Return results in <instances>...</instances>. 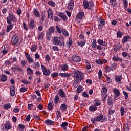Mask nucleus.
I'll return each instance as SVG.
<instances>
[{
	"mask_svg": "<svg viewBox=\"0 0 131 131\" xmlns=\"http://www.w3.org/2000/svg\"><path fill=\"white\" fill-rule=\"evenodd\" d=\"M72 74L73 75V77L76 78L77 81H81L83 80L85 74L84 73L81 71L75 70L73 71Z\"/></svg>",
	"mask_w": 131,
	"mask_h": 131,
	"instance_id": "f257e3e1",
	"label": "nucleus"
},
{
	"mask_svg": "<svg viewBox=\"0 0 131 131\" xmlns=\"http://www.w3.org/2000/svg\"><path fill=\"white\" fill-rule=\"evenodd\" d=\"M52 43L55 46H61V47H63L65 43L60 37L55 36L52 38Z\"/></svg>",
	"mask_w": 131,
	"mask_h": 131,
	"instance_id": "f03ea898",
	"label": "nucleus"
},
{
	"mask_svg": "<svg viewBox=\"0 0 131 131\" xmlns=\"http://www.w3.org/2000/svg\"><path fill=\"white\" fill-rule=\"evenodd\" d=\"M83 6L85 10H91L94 6V2L93 1H89L84 0L83 2Z\"/></svg>",
	"mask_w": 131,
	"mask_h": 131,
	"instance_id": "7ed1b4c3",
	"label": "nucleus"
},
{
	"mask_svg": "<svg viewBox=\"0 0 131 131\" xmlns=\"http://www.w3.org/2000/svg\"><path fill=\"white\" fill-rule=\"evenodd\" d=\"M16 21H17L16 16L12 13L9 14L7 18V23L8 24H12V22H16Z\"/></svg>",
	"mask_w": 131,
	"mask_h": 131,
	"instance_id": "20e7f679",
	"label": "nucleus"
},
{
	"mask_svg": "<svg viewBox=\"0 0 131 131\" xmlns=\"http://www.w3.org/2000/svg\"><path fill=\"white\" fill-rule=\"evenodd\" d=\"M98 106H101V102L94 103L93 105L89 107V111H91V112H95V111L98 110Z\"/></svg>",
	"mask_w": 131,
	"mask_h": 131,
	"instance_id": "39448f33",
	"label": "nucleus"
},
{
	"mask_svg": "<svg viewBox=\"0 0 131 131\" xmlns=\"http://www.w3.org/2000/svg\"><path fill=\"white\" fill-rule=\"evenodd\" d=\"M41 66L42 72L43 73V75H45V76H49L51 74V70L49 69H47V68L43 65H41Z\"/></svg>",
	"mask_w": 131,
	"mask_h": 131,
	"instance_id": "423d86ee",
	"label": "nucleus"
},
{
	"mask_svg": "<svg viewBox=\"0 0 131 131\" xmlns=\"http://www.w3.org/2000/svg\"><path fill=\"white\" fill-rule=\"evenodd\" d=\"M18 42H19V37L16 35H13L12 38V44L13 46H17Z\"/></svg>",
	"mask_w": 131,
	"mask_h": 131,
	"instance_id": "0eeeda50",
	"label": "nucleus"
},
{
	"mask_svg": "<svg viewBox=\"0 0 131 131\" xmlns=\"http://www.w3.org/2000/svg\"><path fill=\"white\" fill-rule=\"evenodd\" d=\"M97 118V121L100 122H104V121H107V118L104 117L103 115H98L96 116Z\"/></svg>",
	"mask_w": 131,
	"mask_h": 131,
	"instance_id": "6e6552de",
	"label": "nucleus"
},
{
	"mask_svg": "<svg viewBox=\"0 0 131 131\" xmlns=\"http://www.w3.org/2000/svg\"><path fill=\"white\" fill-rule=\"evenodd\" d=\"M112 60L113 61H115V62H122V61H123V60L122 59V58L118 56V55H114L113 57H112Z\"/></svg>",
	"mask_w": 131,
	"mask_h": 131,
	"instance_id": "1a4fd4ad",
	"label": "nucleus"
},
{
	"mask_svg": "<svg viewBox=\"0 0 131 131\" xmlns=\"http://www.w3.org/2000/svg\"><path fill=\"white\" fill-rule=\"evenodd\" d=\"M59 68H60L62 71L65 72V71H67V70H68V68H69V67L68 66V64L64 63L63 64L60 65L59 66Z\"/></svg>",
	"mask_w": 131,
	"mask_h": 131,
	"instance_id": "9d476101",
	"label": "nucleus"
},
{
	"mask_svg": "<svg viewBox=\"0 0 131 131\" xmlns=\"http://www.w3.org/2000/svg\"><path fill=\"white\" fill-rule=\"evenodd\" d=\"M102 89H101V95L106 94L107 92H108V89H107V86L106 85L102 84Z\"/></svg>",
	"mask_w": 131,
	"mask_h": 131,
	"instance_id": "9b49d317",
	"label": "nucleus"
},
{
	"mask_svg": "<svg viewBox=\"0 0 131 131\" xmlns=\"http://www.w3.org/2000/svg\"><path fill=\"white\" fill-rule=\"evenodd\" d=\"M58 16L62 19L63 21H67L68 18L66 14L63 12H60L58 14Z\"/></svg>",
	"mask_w": 131,
	"mask_h": 131,
	"instance_id": "f8f14e48",
	"label": "nucleus"
},
{
	"mask_svg": "<svg viewBox=\"0 0 131 131\" xmlns=\"http://www.w3.org/2000/svg\"><path fill=\"white\" fill-rule=\"evenodd\" d=\"M97 43L98 45H100V46H102V47H107V46H108V44H107V42H106V41L101 39H99L97 40Z\"/></svg>",
	"mask_w": 131,
	"mask_h": 131,
	"instance_id": "ddd939ff",
	"label": "nucleus"
},
{
	"mask_svg": "<svg viewBox=\"0 0 131 131\" xmlns=\"http://www.w3.org/2000/svg\"><path fill=\"white\" fill-rule=\"evenodd\" d=\"M72 60L76 63H79L81 61V58L77 55H75L72 57Z\"/></svg>",
	"mask_w": 131,
	"mask_h": 131,
	"instance_id": "4468645a",
	"label": "nucleus"
},
{
	"mask_svg": "<svg viewBox=\"0 0 131 131\" xmlns=\"http://www.w3.org/2000/svg\"><path fill=\"white\" fill-rule=\"evenodd\" d=\"M72 74L71 73H59V76H61V77H63L64 78H68L69 77H70L71 76Z\"/></svg>",
	"mask_w": 131,
	"mask_h": 131,
	"instance_id": "2eb2a0df",
	"label": "nucleus"
},
{
	"mask_svg": "<svg viewBox=\"0 0 131 131\" xmlns=\"http://www.w3.org/2000/svg\"><path fill=\"white\" fill-rule=\"evenodd\" d=\"M5 128L7 130H9L10 129H12V123L10 122H6L4 124Z\"/></svg>",
	"mask_w": 131,
	"mask_h": 131,
	"instance_id": "dca6fc26",
	"label": "nucleus"
},
{
	"mask_svg": "<svg viewBox=\"0 0 131 131\" xmlns=\"http://www.w3.org/2000/svg\"><path fill=\"white\" fill-rule=\"evenodd\" d=\"M100 23L98 25V29H100L102 30V28L104 27V25H105V19H100L99 20Z\"/></svg>",
	"mask_w": 131,
	"mask_h": 131,
	"instance_id": "f3484780",
	"label": "nucleus"
},
{
	"mask_svg": "<svg viewBox=\"0 0 131 131\" xmlns=\"http://www.w3.org/2000/svg\"><path fill=\"white\" fill-rule=\"evenodd\" d=\"M58 95H59L61 98H66V94L64 92V90H63V89H59Z\"/></svg>",
	"mask_w": 131,
	"mask_h": 131,
	"instance_id": "a211bd4d",
	"label": "nucleus"
},
{
	"mask_svg": "<svg viewBox=\"0 0 131 131\" xmlns=\"http://www.w3.org/2000/svg\"><path fill=\"white\" fill-rule=\"evenodd\" d=\"M10 91L11 96H12V97H14V96H15V94H16V89L15 88V86H11Z\"/></svg>",
	"mask_w": 131,
	"mask_h": 131,
	"instance_id": "6ab92c4d",
	"label": "nucleus"
},
{
	"mask_svg": "<svg viewBox=\"0 0 131 131\" xmlns=\"http://www.w3.org/2000/svg\"><path fill=\"white\" fill-rule=\"evenodd\" d=\"M74 7V1L73 0H71L68 5V9L70 10H72L73 9V7Z\"/></svg>",
	"mask_w": 131,
	"mask_h": 131,
	"instance_id": "aec40b11",
	"label": "nucleus"
},
{
	"mask_svg": "<svg viewBox=\"0 0 131 131\" xmlns=\"http://www.w3.org/2000/svg\"><path fill=\"white\" fill-rule=\"evenodd\" d=\"M25 55L26 56V58H27L28 61L29 63H33V59L30 57V55L28 54V53H25Z\"/></svg>",
	"mask_w": 131,
	"mask_h": 131,
	"instance_id": "412c9836",
	"label": "nucleus"
},
{
	"mask_svg": "<svg viewBox=\"0 0 131 131\" xmlns=\"http://www.w3.org/2000/svg\"><path fill=\"white\" fill-rule=\"evenodd\" d=\"M131 37H130L129 35H126L123 37L122 40V43H126L129 39H130Z\"/></svg>",
	"mask_w": 131,
	"mask_h": 131,
	"instance_id": "4be33fe9",
	"label": "nucleus"
},
{
	"mask_svg": "<svg viewBox=\"0 0 131 131\" xmlns=\"http://www.w3.org/2000/svg\"><path fill=\"white\" fill-rule=\"evenodd\" d=\"M48 15L49 19H53V17L54 14H53V11L51 9H49L47 10Z\"/></svg>",
	"mask_w": 131,
	"mask_h": 131,
	"instance_id": "5701e85b",
	"label": "nucleus"
},
{
	"mask_svg": "<svg viewBox=\"0 0 131 131\" xmlns=\"http://www.w3.org/2000/svg\"><path fill=\"white\" fill-rule=\"evenodd\" d=\"M33 14L35 17H36V18H40V13H39V11L35 8L33 9Z\"/></svg>",
	"mask_w": 131,
	"mask_h": 131,
	"instance_id": "b1692460",
	"label": "nucleus"
},
{
	"mask_svg": "<svg viewBox=\"0 0 131 131\" xmlns=\"http://www.w3.org/2000/svg\"><path fill=\"white\" fill-rule=\"evenodd\" d=\"M113 90L115 97H119L120 96V91H119V90L116 88H113Z\"/></svg>",
	"mask_w": 131,
	"mask_h": 131,
	"instance_id": "393cba45",
	"label": "nucleus"
},
{
	"mask_svg": "<svg viewBox=\"0 0 131 131\" xmlns=\"http://www.w3.org/2000/svg\"><path fill=\"white\" fill-rule=\"evenodd\" d=\"M45 123L47 124V125H54L55 122L54 121H52L50 119H47L45 121Z\"/></svg>",
	"mask_w": 131,
	"mask_h": 131,
	"instance_id": "a878e982",
	"label": "nucleus"
},
{
	"mask_svg": "<svg viewBox=\"0 0 131 131\" xmlns=\"http://www.w3.org/2000/svg\"><path fill=\"white\" fill-rule=\"evenodd\" d=\"M68 122H62L61 125V127L64 129V130H67V126H68Z\"/></svg>",
	"mask_w": 131,
	"mask_h": 131,
	"instance_id": "bb28decb",
	"label": "nucleus"
},
{
	"mask_svg": "<svg viewBox=\"0 0 131 131\" xmlns=\"http://www.w3.org/2000/svg\"><path fill=\"white\" fill-rule=\"evenodd\" d=\"M91 47L93 50H95V49L97 48V40H96V39L93 40V41L91 43Z\"/></svg>",
	"mask_w": 131,
	"mask_h": 131,
	"instance_id": "cd10ccee",
	"label": "nucleus"
},
{
	"mask_svg": "<svg viewBox=\"0 0 131 131\" xmlns=\"http://www.w3.org/2000/svg\"><path fill=\"white\" fill-rule=\"evenodd\" d=\"M67 105L65 104H62L60 105V110H61V111H63L64 112L66 110H67Z\"/></svg>",
	"mask_w": 131,
	"mask_h": 131,
	"instance_id": "c85d7f7f",
	"label": "nucleus"
},
{
	"mask_svg": "<svg viewBox=\"0 0 131 131\" xmlns=\"http://www.w3.org/2000/svg\"><path fill=\"white\" fill-rule=\"evenodd\" d=\"M11 70H12V71H16L17 70H19V71H21V72L23 71V70H22L21 67L19 66H16V67H12L11 68Z\"/></svg>",
	"mask_w": 131,
	"mask_h": 131,
	"instance_id": "c756f323",
	"label": "nucleus"
},
{
	"mask_svg": "<svg viewBox=\"0 0 131 131\" xmlns=\"http://www.w3.org/2000/svg\"><path fill=\"white\" fill-rule=\"evenodd\" d=\"M85 43H86V41H80L77 42L78 46L79 47H81L82 48L85 46Z\"/></svg>",
	"mask_w": 131,
	"mask_h": 131,
	"instance_id": "7c9ffc66",
	"label": "nucleus"
},
{
	"mask_svg": "<svg viewBox=\"0 0 131 131\" xmlns=\"http://www.w3.org/2000/svg\"><path fill=\"white\" fill-rule=\"evenodd\" d=\"M10 25H8L7 27V32H10L11 30L13 29V27H14V25H12L11 24H9Z\"/></svg>",
	"mask_w": 131,
	"mask_h": 131,
	"instance_id": "2f4dec72",
	"label": "nucleus"
},
{
	"mask_svg": "<svg viewBox=\"0 0 131 131\" xmlns=\"http://www.w3.org/2000/svg\"><path fill=\"white\" fill-rule=\"evenodd\" d=\"M121 79H122V77L121 76H115V80H116V82H120L121 81Z\"/></svg>",
	"mask_w": 131,
	"mask_h": 131,
	"instance_id": "473e14b6",
	"label": "nucleus"
},
{
	"mask_svg": "<svg viewBox=\"0 0 131 131\" xmlns=\"http://www.w3.org/2000/svg\"><path fill=\"white\" fill-rule=\"evenodd\" d=\"M44 35L45 34H43L42 32L39 33L37 37L38 40H42V39H43Z\"/></svg>",
	"mask_w": 131,
	"mask_h": 131,
	"instance_id": "72a5a7b5",
	"label": "nucleus"
},
{
	"mask_svg": "<svg viewBox=\"0 0 131 131\" xmlns=\"http://www.w3.org/2000/svg\"><path fill=\"white\" fill-rule=\"evenodd\" d=\"M84 16V13L83 12H80L78 13L76 19H81L82 17Z\"/></svg>",
	"mask_w": 131,
	"mask_h": 131,
	"instance_id": "f704fd0d",
	"label": "nucleus"
},
{
	"mask_svg": "<svg viewBox=\"0 0 131 131\" xmlns=\"http://www.w3.org/2000/svg\"><path fill=\"white\" fill-rule=\"evenodd\" d=\"M27 73L29 75H32V74H33V70H32V69H31V68L28 67L27 69Z\"/></svg>",
	"mask_w": 131,
	"mask_h": 131,
	"instance_id": "c9c22d12",
	"label": "nucleus"
},
{
	"mask_svg": "<svg viewBox=\"0 0 131 131\" xmlns=\"http://www.w3.org/2000/svg\"><path fill=\"white\" fill-rule=\"evenodd\" d=\"M85 63L86 64V69L88 70H90V69H91V62H89V61L88 60H85Z\"/></svg>",
	"mask_w": 131,
	"mask_h": 131,
	"instance_id": "e433bc0d",
	"label": "nucleus"
},
{
	"mask_svg": "<svg viewBox=\"0 0 131 131\" xmlns=\"http://www.w3.org/2000/svg\"><path fill=\"white\" fill-rule=\"evenodd\" d=\"M11 107V103H8L3 105V108L6 110L10 109Z\"/></svg>",
	"mask_w": 131,
	"mask_h": 131,
	"instance_id": "4c0bfd02",
	"label": "nucleus"
},
{
	"mask_svg": "<svg viewBox=\"0 0 131 131\" xmlns=\"http://www.w3.org/2000/svg\"><path fill=\"white\" fill-rule=\"evenodd\" d=\"M62 33L64 35V36H69V33L68 32V31H67V30H66V29L62 28Z\"/></svg>",
	"mask_w": 131,
	"mask_h": 131,
	"instance_id": "58836bf2",
	"label": "nucleus"
},
{
	"mask_svg": "<svg viewBox=\"0 0 131 131\" xmlns=\"http://www.w3.org/2000/svg\"><path fill=\"white\" fill-rule=\"evenodd\" d=\"M59 100H60V97L58 95H56L54 98V103L55 104H58Z\"/></svg>",
	"mask_w": 131,
	"mask_h": 131,
	"instance_id": "ea45409f",
	"label": "nucleus"
},
{
	"mask_svg": "<svg viewBox=\"0 0 131 131\" xmlns=\"http://www.w3.org/2000/svg\"><path fill=\"white\" fill-rule=\"evenodd\" d=\"M37 50V46L35 45H33L31 48V52H35Z\"/></svg>",
	"mask_w": 131,
	"mask_h": 131,
	"instance_id": "a19ab883",
	"label": "nucleus"
},
{
	"mask_svg": "<svg viewBox=\"0 0 131 131\" xmlns=\"http://www.w3.org/2000/svg\"><path fill=\"white\" fill-rule=\"evenodd\" d=\"M48 4L49 5V6H51V7H56V3H55L53 1H50L48 2Z\"/></svg>",
	"mask_w": 131,
	"mask_h": 131,
	"instance_id": "79ce46f5",
	"label": "nucleus"
},
{
	"mask_svg": "<svg viewBox=\"0 0 131 131\" xmlns=\"http://www.w3.org/2000/svg\"><path fill=\"white\" fill-rule=\"evenodd\" d=\"M51 77H53V78H56V77H58V76H59V73L54 72L51 74Z\"/></svg>",
	"mask_w": 131,
	"mask_h": 131,
	"instance_id": "37998d69",
	"label": "nucleus"
},
{
	"mask_svg": "<svg viewBox=\"0 0 131 131\" xmlns=\"http://www.w3.org/2000/svg\"><path fill=\"white\" fill-rule=\"evenodd\" d=\"M34 67L35 68V69H37L38 68H39L40 67V64H39V62H34Z\"/></svg>",
	"mask_w": 131,
	"mask_h": 131,
	"instance_id": "c03bdc74",
	"label": "nucleus"
},
{
	"mask_svg": "<svg viewBox=\"0 0 131 131\" xmlns=\"http://www.w3.org/2000/svg\"><path fill=\"white\" fill-rule=\"evenodd\" d=\"M1 81L3 82H5V81H7V76L5 75H2L1 79Z\"/></svg>",
	"mask_w": 131,
	"mask_h": 131,
	"instance_id": "a18cd8bd",
	"label": "nucleus"
},
{
	"mask_svg": "<svg viewBox=\"0 0 131 131\" xmlns=\"http://www.w3.org/2000/svg\"><path fill=\"white\" fill-rule=\"evenodd\" d=\"M123 3V6L125 9H126L127 8V6L128 5V2H127V0H122Z\"/></svg>",
	"mask_w": 131,
	"mask_h": 131,
	"instance_id": "49530a36",
	"label": "nucleus"
},
{
	"mask_svg": "<svg viewBox=\"0 0 131 131\" xmlns=\"http://www.w3.org/2000/svg\"><path fill=\"white\" fill-rule=\"evenodd\" d=\"M54 105V103L53 102H50L48 104V109H49V110H52V109H53V106Z\"/></svg>",
	"mask_w": 131,
	"mask_h": 131,
	"instance_id": "de8ad7c7",
	"label": "nucleus"
},
{
	"mask_svg": "<svg viewBox=\"0 0 131 131\" xmlns=\"http://www.w3.org/2000/svg\"><path fill=\"white\" fill-rule=\"evenodd\" d=\"M29 26L30 28L33 29V27H34V21L33 20L31 21L29 24Z\"/></svg>",
	"mask_w": 131,
	"mask_h": 131,
	"instance_id": "09e8293b",
	"label": "nucleus"
},
{
	"mask_svg": "<svg viewBox=\"0 0 131 131\" xmlns=\"http://www.w3.org/2000/svg\"><path fill=\"white\" fill-rule=\"evenodd\" d=\"M17 128L18 129H20V130H23V129H24V128H25V126L24 125L19 124L17 126Z\"/></svg>",
	"mask_w": 131,
	"mask_h": 131,
	"instance_id": "8fccbe9b",
	"label": "nucleus"
},
{
	"mask_svg": "<svg viewBox=\"0 0 131 131\" xmlns=\"http://www.w3.org/2000/svg\"><path fill=\"white\" fill-rule=\"evenodd\" d=\"M91 120V122H92V123H94V124H95V123H96V122H98L97 117L94 118H92Z\"/></svg>",
	"mask_w": 131,
	"mask_h": 131,
	"instance_id": "3c124183",
	"label": "nucleus"
},
{
	"mask_svg": "<svg viewBox=\"0 0 131 131\" xmlns=\"http://www.w3.org/2000/svg\"><path fill=\"white\" fill-rule=\"evenodd\" d=\"M46 37L48 40L49 41L51 40V38H52V34H51V33L50 32L47 33L46 35Z\"/></svg>",
	"mask_w": 131,
	"mask_h": 131,
	"instance_id": "603ef678",
	"label": "nucleus"
},
{
	"mask_svg": "<svg viewBox=\"0 0 131 131\" xmlns=\"http://www.w3.org/2000/svg\"><path fill=\"white\" fill-rule=\"evenodd\" d=\"M122 35H123V33L120 31H118L117 32V36L119 37V38H121L122 37Z\"/></svg>",
	"mask_w": 131,
	"mask_h": 131,
	"instance_id": "864d4df0",
	"label": "nucleus"
},
{
	"mask_svg": "<svg viewBox=\"0 0 131 131\" xmlns=\"http://www.w3.org/2000/svg\"><path fill=\"white\" fill-rule=\"evenodd\" d=\"M82 92V87L80 85L78 86V87L77 89V93L79 94L80 93H81Z\"/></svg>",
	"mask_w": 131,
	"mask_h": 131,
	"instance_id": "5fc2aeb1",
	"label": "nucleus"
},
{
	"mask_svg": "<svg viewBox=\"0 0 131 131\" xmlns=\"http://www.w3.org/2000/svg\"><path fill=\"white\" fill-rule=\"evenodd\" d=\"M110 1L112 6L114 7H116V5H117L116 0H110Z\"/></svg>",
	"mask_w": 131,
	"mask_h": 131,
	"instance_id": "6e6d98bb",
	"label": "nucleus"
},
{
	"mask_svg": "<svg viewBox=\"0 0 131 131\" xmlns=\"http://www.w3.org/2000/svg\"><path fill=\"white\" fill-rule=\"evenodd\" d=\"M78 82H80V81H78L75 79L73 84L74 88H77L78 86Z\"/></svg>",
	"mask_w": 131,
	"mask_h": 131,
	"instance_id": "4d7b16f0",
	"label": "nucleus"
},
{
	"mask_svg": "<svg viewBox=\"0 0 131 131\" xmlns=\"http://www.w3.org/2000/svg\"><path fill=\"white\" fill-rule=\"evenodd\" d=\"M16 13L18 16H20L22 14V10L20 7H18V9L16 10Z\"/></svg>",
	"mask_w": 131,
	"mask_h": 131,
	"instance_id": "13d9d810",
	"label": "nucleus"
},
{
	"mask_svg": "<svg viewBox=\"0 0 131 131\" xmlns=\"http://www.w3.org/2000/svg\"><path fill=\"white\" fill-rule=\"evenodd\" d=\"M102 100L103 102H105L106 99H107V94H101Z\"/></svg>",
	"mask_w": 131,
	"mask_h": 131,
	"instance_id": "bf43d9fd",
	"label": "nucleus"
},
{
	"mask_svg": "<svg viewBox=\"0 0 131 131\" xmlns=\"http://www.w3.org/2000/svg\"><path fill=\"white\" fill-rule=\"evenodd\" d=\"M45 59L47 62H50L51 61V56L49 54L46 55Z\"/></svg>",
	"mask_w": 131,
	"mask_h": 131,
	"instance_id": "052dcab7",
	"label": "nucleus"
},
{
	"mask_svg": "<svg viewBox=\"0 0 131 131\" xmlns=\"http://www.w3.org/2000/svg\"><path fill=\"white\" fill-rule=\"evenodd\" d=\"M56 30L58 33H59L60 34L62 32V29H61L58 26H56Z\"/></svg>",
	"mask_w": 131,
	"mask_h": 131,
	"instance_id": "680f3d73",
	"label": "nucleus"
},
{
	"mask_svg": "<svg viewBox=\"0 0 131 131\" xmlns=\"http://www.w3.org/2000/svg\"><path fill=\"white\" fill-rule=\"evenodd\" d=\"M52 49L53 51L59 52L60 51V49H59V48L57 46H52Z\"/></svg>",
	"mask_w": 131,
	"mask_h": 131,
	"instance_id": "e2e57ef3",
	"label": "nucleus"
},
{
	"mask_svg": "<svg viewBox=\"0 0 131 131\" xmlns=\"http://www.w3.org/2000/svg\"><path fill=\"white\" fill-rule=\"evenodd\" d=\"M49 30L50 33H54L55 32V28L53 27H50Z\"/></svg>",
	"mask_w": 131,
	"mask_h": 131,
	"instance_id": "0e129e2a",
	"label": "nucleus"
},
{
	"mask_svg": "<svg viewBox=\"0 0 131 131\" xmlns=\"http://www.w3.org/2000/svg\"><path fill=\"white\" fill-rule=\"evenodd\" d=\"M105 72H110V71H111V68L110 67L108 66H106L105 68Z\"/></svg>",
	"mask_w": 131,
	"mask_h": 131,
	"instance_id": "69168bd1",
	"label": "nucleus"
},
{
	"mask_svg": "<svg viewBox=\"0 0 131 131\" xmlns=\"http://www.w3.org/2000/svg\"><path fill=\"white\" fill-rule=\"evenodd\" d=\"M124 127L125 131H129V127L128 126V124H126L124 126Z\"/></svg>",
	"mask_w": 131,
	"mask_h": 131,
	"instance_id": "338daca9",
	"label": "nucleus"
},
{
	"mask_svg": "<svg viewBox=\"0 0 131 131\" xmlns=\"http://www.w3.org/2000/svg\"><path fill=\"white\" fill-rule=\"evenodd\" d=\"M56 114L57 118H60V117H61V112H60V111H57Z\"/></svg>",
	"mask_w": 131,
	"mask_h": 131,
	"instance_id": "774afa93",
	"label": "nucleus"
}]
</instances>
